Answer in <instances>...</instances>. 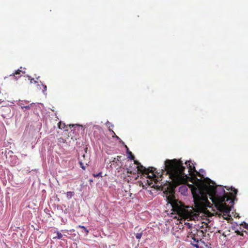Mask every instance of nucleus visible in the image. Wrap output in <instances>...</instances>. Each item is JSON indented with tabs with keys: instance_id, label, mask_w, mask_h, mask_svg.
<instances>
[{
	"instance_id": "nucleus-1",
	"label": "nucleus",
	"mask_w": 248,
	"mask_h": 248,
	"mask_svg": "<svg viewBox=\"0 0 248 248\" xmlns=\"http://www.w3.org/2000/svg\"><path fill=\"white\" fill-rule=\"evenodd\" d=\"M231 191L232 193H226L221 186L215 187L206 184L193 187L191 192L197 211H193L192 207H187V209L184 208L182 203L174 198L173 190L167 198V201L170 204L173 212L185 219L195 220L199 217V212L203 211L207 207H211V203L207 198L208 195L217 210L226 213H230L231 207L226 204V202L233 204L238 191L232 187Z\"/></svg>"
},
{
	"instance_id": "nucleus-2",
	"label": "nucleus",
	"mask_w": 248,
	"mask_h": 248,
	"mask_svg": "<svg viewBox=\"0 0 248 248\" xmlns=\"http://www.w3.org/2000/svg\"><path fill=\"white\" fill-rule=\"evenodd\" d=\"M165 170L171 179L174 186L185 184L189 178L184 173L185 167L182 161L177 159H167L165 162Z\"/></svg>"
},
{
	"instance_id": "nucleus-3",
	"label": "nucleus",
	"mask_w": 248,
	"mask_h": 248,
	"mask_svg": "<svg viewBox=\"0 0 248 248\" xmlns=\"http://www.w3.org/2000/svg\"><path fill=\"white\" fill-rule=\"evenodd\" d=\"M134 163L138 165V166L137 167L138 173H141L143 175H147L146 177L150 179V182L147 181L149 186L156 187L159 189V187H160L162 185L160 186L158 185L155 186V185L152 186V184H153L152 181H154L155 184H157V183L159 181L161 180V175H160V177H158L155 173L154 171L155 170V169L153 167H150L147 169L141 165L137 160H135Z\"/></svg>"
},
{
	"instance_id": "nucleus-4",
	"label": "nucleus",
	"mask_w": 248,
	"mask_h": 248,
	"mask_svg": "<svg viewBox=\"0 0 248 248\" xmlns=\"http://www.w3.org/2000/svg\"><path fill=\"white\" fill-rule=\"evenodd\" d=\"M185 164L186 165L188 169L189 175L191 177H196V175H197L199 177H201L202 178H203V175L201 174L199 172L196 170L194 164L193 163H191L190 161H186L185 162Z\"/></svg>"
},
{
	"instance_id": "nucleus-5",
	"label": "nucleus",
	"mask_w": 248,
	"mask_h": 248,
	"mask_svg": "<svg viewBox=\"0 0 248 248\" xmlns=\"http://www.w3.org/2000/svg\"><path fill=\"white\" fill-rule=\"evenodd\" d=\"M78 160L80 167L83 170H85L86 166L89 163L88 156H86L85 154H83L81 156L79 157Z\"/></svg>"
},
{
	"instance_id": "nucleus-6",
	"label": "nucleus",
	"mask_w": 248,
	"mask_h": 248,
	"mask_svg": "<svg viewBox=\"0 0 248 248\" xmlns=\"http://www.w3.org/2000/svg\"><path fill=\"white\" fill-rule=\"evenodd\" d=\"M189 237L191 238V239L193 240V243H192V245L196 247L197 248H199V246L198 245V243L199 242V240H201L200 238H198L196 237V236L195 235V234H194L193 233H191L189 234Z\"/></svg>"
},
{
	"instance_id": "nucleus-7",
	"label": "nucleus",
	"mask_w": 248,
	"mask_h": 248,
	"mask_svg": "<svg viewBox=\"0 0 248 248\" xmlns=\"http://www.w3.org/2000/svg\"><path fill=\"white\" fill-rule=\"evenodd\" d=\"M22 74H24V72L19 69H18L15 73L10 75V76L14 77L17 80L22 76Z\"/></svg>"
},
{
	"instance_id": "nucleus-8",
	"label": "nucleus",
	"mask_w": 248,
	"mask_h": 248,
	"mask_svg": "<svg viewBox=\"0 0 248 248\" xmlns=\"http://www.w3.org/2000/svg\"><path fill=\"white\" fill-rule=\"evenodd\" d=\"M54 233H55L56 234V235L53 237V239H55L56 238L60 239L62 238V234L61 232H60L58 231H57V232H55Z\"/></svg>"
},
{
	"instance_id": "nucleus-9",
	"label": "nucleus",
	"mask_w": 248,
	"mask_h": 248,
	"mask_svg": "<svg viewBox=\"0 0 248 248\" xmlns=\"http://www.w3.org/2000/svg\"><path fill=\"white\" fill-rule=\"evenodd\" d=\"M122 156L118 155L116 158H114L113 160L112 161V163H117V161H120L121 160Z\"/></svg>"
},
{
	"instance_id": "nucleus-10",
	"label": "nucleus",
	"mask_w": 248,
	"mask_h": 248,
	"mask_svg": "<svg viewBox=\"0 0 248 248\" xmlns=\"http://www.w3.org/2000/svg\"><path fill=\"white\" fill-rule=\"evenodd\" d=\"M66 125L64 123H62V122H60L58 123V127L61 129H64Z\"/></svg>"
},
{
	"instance_id": "nucleus-11",
	"label": "nucleus",
	"mask_w": 248,
	"mask_h": 248,
	"mask_svg": "<svg viewBox=\"0 0 248 248\" xmlns=\"http://www.w3.org/2000/svg\"><path fill=\"white\" fill-rule=\"evenodd\" d=\"M125 147L127 149V153L129 154L130 156H129V157L131 159H134V158H135V156H134V155L132 154V153L130 151H129L128 150V148L127 147V146L126 145H125Z\"/></svg>"
},
{
	"instance_id": "nucleus-12",
	"label": "nucleus",
	"mask_w": 248,
	"mask_h": 248,
	"mask_svg": "<svg viewBox=\"0 0 248 248\" xmlns=\"http://www.w3.org/2000/svg\"><path fill=\"white\" fill-rule=\"evenodd\" d=\"M78 227L82 229L83 230V231H84V232H86V235H87L88 234V233H89L88 230L86 227H85L84 226L79 225Z\"/></svg>"
},
{
	"instance_id": "nucleus-13",
	"label": "nucleus",
	"mask_w": 248,
	"mask_h": 248,
	"mask_svg": "<svg viewBox=\"0 0 248 248\" xmlns=\"http://www.w3.org/2000/svg\"><path fill=\"white\" fill-rule=\"evenodd\" d=\"M74 192H71V191L67 192V197L68 199H70L74 195Z\"/></svg>"
},
{
	"instance_id": "nucleus-14",
	"label": "nucleus",
	"mask_w": 248,
	"mask_h": 248,
	"mask_svg": "<svg viewBox=\"0 0 248 248\" xmlns=\"http://www.w3.org/2000/svg\"><path fill=\"white\" fill-rule=\"evenodd\" d=\"M142 232L137 233L136 234V237L137 239H140L141 238V237L142 236Z\"/></svg>"
},
{
	"instance_id": "nucleus-15",
	"label": "nucleus",
	"mask_w": 248,
	"mask_h": 248,
	"mask_svg": "<svg viewBox=\"0 0 248 248\" xmlns=\"http://www.w3.org/2000/svg\"><path fill=\"white\" fill-rule=\"evenodd\" d=\"M32 105V104H31L30 105L26 106H23L22 107V108H25L26 109H29L31 108V106Z\"/></svg>"
},
{
	"instance_id": "nucleus-16",
	"label": "nucleus",
	"mask_w": 248,
	"mask_h": 248,
	"mask_svg": "<svg viewBox=\"0 0 248 248\" xmlns=\"http://www.w3.org/2000/svg\"><path fill=\"white\" fill-rule=\"evenodd\" d=\"M69 126L70 127V128H72V127H79L80 126L78 124H69Z\"/></svg>"
},
{
	"instance_id": "nucleus-17",
	"label": "nucleus",
	"mask_w": 248,
	"mask_h": 248,
	"mask_svg": "<svg viewBox=\"0 0 248 248\" xmlns=\"http://www.w3.org/2000/svg\"><path fill=\"white\" fill-rule=\"evenodd\" d=\"M101 174H102V173L100 172H99V173H98L97 174H93V176L94 177H98V176H102Z\"/></svg>"
},
{
	"instance_id": "nucleus-18",
	"label": "nucleus",
	"mask_w": 248,
	"mask_h": 248,
	"mask_svg": "<svg viewBox=\"0 0 248 248\" xmlns=\"http://www.w3.org/2000/svg\"><path fill=\"white\" fill-rule=\"evenodd\" d=\"M29 80H30V82L31 83H32L33 82V81L35 83L36 82V81L34 80V78H31V77H29Z\"/></svg>"
},
{
	"instance_id": "nucleus-19",
	"label": "nucleus",
	"mask_w": 248,
	"mask_h": 248,
	"mask_svg": "<svg viewBox=\"0 0 248 248\" xmlns=\"http://www.w3.org/2000/svg\"><path fill=\"white\" fill-rule=\"evenodd\" d=\"M46 85H43V92H44L45 91H46Z\"/></svg>"
},
{
	"instance_id": "nucleus-20",
	"label": "nucleus",
	"mask_w": 248,
	"mask_h": 248,
	"mask_svg": "<svg viewBox=\"0 0 248 248\" xmlns=\"http://www.w3.org/2000/svg\"><path fill=\"white\" fill-rule=\"evenodd\" d=\"M197 232L201 235H202L203 233V232L202 231H197Z\"/></svg>"
},
{
	"instance_id": "nucleus-21",
	"label": "nucleus",
	"mask_w": 248,
	"mask_h": 248,
	"mask_svg": "<svg viewBox=\"0 0 248 248\" xmlns=\"http://www.w3.org/2000/svg\"><path fill=\"white\" fill-rule=\"evenodd\" d=\"M244 228H245L246 229L248 230V224H245V226H244Z\"/></svg>"
},
{
	"instance_id": "nucleus-22",
	"label": "nucleus",
	"mask_w": 248,
	"mask_h": 248,
	"mask_svg": "<svg viewBox=\"0 0 248 248\" xmlns=\"http://www.w3.org/2000/svg\"><path fill=\"white\" fill-rule=\"evenodd\" d=\"M238 234H239V235H242V236H243V234L242 233H240V232H239L238 233Z\"/></svg>"
},
{
	"instance_id": "nucleus-23",
	"label": "nucleus",
	"mask_w": 248,
	"mask_h": 248,
	"mask_svg": "<svg viewBox=\"0 0 248 248\" xmlns=\"http://www.w3.org/2000/svg\"><path fill=\"white\" fill-rule=\"evenodd\" d=\"M111 131H112V132L113 133V134L114 135H115V133H114V132L113 130H111Z\"/></svg>"
}]
</instances>
